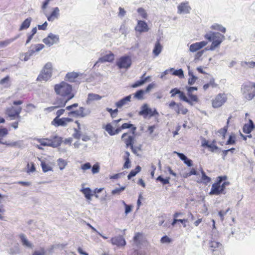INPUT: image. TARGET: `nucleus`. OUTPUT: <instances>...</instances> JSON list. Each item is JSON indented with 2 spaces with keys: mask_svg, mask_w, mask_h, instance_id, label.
<instances>
[{
  "mask_svg": "<svg viewBox=\"0 0 255 255\" xmlns=\"http://www.w3.org/2000/svg\"><path fill=\"white\" fill-rule=\"evenodd\" d=\"M197 88L196 87H190L187 88V95L189 97V99L186 97L183 92L181 91L176 88L172 89L170 91V93L171 94V97H174L176 95H178L180 100L186 102L189 105L192 106L193 102L197 103L199 101L198 96L193 94V91H197Z\"/></svg>",
  "mask_w": 255,
  "mask_h": 255,
  "instance_id": "f257e3e1",
  "label": "nucleus"
},
{
  "mask_svg": "<svg viewBox=\"0 0 255 255\" xmlns=\"http://www.w3.org/2000/svg\"><path fill=\"white\" fill-rule=\"evenodd\" d=\"M227 179L228 177L226 175L218 176L215 182L212 184L209 194L210 195L225 194L226 193V187L230 184Z\"/></svg>",
  "mask_w": 255,
  "mask_h": 255,
  "instance_id": "f03ea898",
  "label": "nucleus"
},
{
  "mask_svg": "<svg viewBox=\"0 0 255 255\" xmlns=\"http://www.w3.org/2000/svg\"><path fill=\"white\" fill-rule=\"evenodd\" d=\"M54 90L57 95L67 100H71L74 97L71 85L64 81L55 85Z\"/></svg>",
  "mask_w": 255,
  "mask_h": 255,
  "instance_id": "7ed1b4c3",
  "label": "nucleus"
},
{
  "mask_svg": "<svg viewBox=\"0 0 255 255\" xmlns=\"http://www.w3.org/2000/svg\"><path fill=\"white\" fill-rule=\"evenodd\" d=\"M204 38L209 41L212 42L209 48H206V50H214L218 48L225 39L224 35L219 32L210 31L204 35Z\"/></svg>",
  "mask_w": 255,
  "mask_h": 255,
  "instance_id": "20e7f679",
  "label": "nucleus"
},
{
  "mask_svg": "<svg viewBox=\"0 0 255 255\" xmlns=\"http://www.w3.org/2000/svg\"><path fill=\"white\" fill-rule=\"evenodd\" d=\"M241 92L246 100H252L255 97V82L248 81L244 83L241 86Z\"/></svg>",
  "mask_w": 255,
  "mask_h": 255,
  "instance_id": "39448f33",
  "label": "nucleus"
},
{
  "mask_svg": "<svg viewBox=\"0 0 255 255\" xmlns=\"http://www.w3.org/2000/svg\"><path fill=\"white\" fill-rule=\"evenodd\" d=\"M37 141L39 144L36 145V147L39 149H42V146H51L53 147L59 146L61 143V138L57 136H54L51 138H39L37 139Z\"/></svg>",
  "mask_w": 255,
  "mask_h": 255,
  "instance_id": "423d86ee",
  "label": "nucleus"
},
{
  "mask_svg": "<svg viewBox=\"0 0 255 255\" xmlns=\"http://www.w3.org/2000/svg\"><path fill=\"white\" fill-rule=\"evenodd\" d=\"M121 139L126 144V147H130L133 153L137 154V150H140V147H134L133 146L135 140V132H127L124 133L122 135Z\"/></svg>",
  "mask_w": 255,
  "mask_h": 255,
  "instance_id": "0eeeda50",
  "label": "nucleus"
},
{
  "mask_svg": "<svg viewBox=\"0 0 255 255\" xmlns=\"http://www.w3.org/2000/svg\"><path fill=\"white\" fill-rule=\"evenodd\" d=\"M52 73V64L50 62L45 64L40 74L38 76L36 80L38 81H46L49 79Z\"/></svg>",
  "mask_w": 255,
  "mask_h": 255,
  "instance_id": "6e6552de",
  "label": "nucleus"
},
{
  "mask_svg": "<svg viewBox=\"0 0 255 255\" xmlns=\"http://www.w3.org/2000/svg\"><path fill=\"white\" fill-rule=\"evenodd\" d=\"M22 111V108L21 107H14L11 106L7 108L5 110V114L9 118L10 120H13L14 119H20V114Z\"/></svg>",
  "mask_w": 255,
  "mask_h": 255,
  "instance_id": "1a4fd4ad",
  "label": "nucleus"
},
{
  "mask_svg": "<svg viewBox=\"0 0 255 255\" xmlns=\"http://www.w3.org/2000/svg\"><path fill=\"white\" fill-rule=\"evenodd\" d=\"M139 115L142 116L144 118L159 116V114L155 109H152L149 108L146 104H144L141 106V110L139 112Z\"/></svg>",
  "mask_w": 255,
  "mask_h": 255,
  "instance_id": "9d476101",
  "label": "nucleus"
},
{
  "mask_svg": "<svg viewBox=\"0 0 255 255\" xmlns=\"http://www.w3.org/2000/svg\"><path fill=\"white\" fill-rule=\"evenodd\" d=\"M227 97L225 93H219L212 100V105L214 108L222 106L227 101Z\"/></svg>",
  "mask_w": 255,
  "mask_h": 255,
  "instance_id": "9b49d317",
  "label": "nucleus"
},
{
  "mask_svg": "<svg viewBox=\"0 0 255 255\" xmlns=\"http://www.w3.org/2000/svg\"><path fill=\"white\" fill-rule=\"evenodd\" d=\"M131 63V58L127 55L121 57L116 61V65L119 69H128Z\"/></svg>",
  "mask_w": 255,
  "mask_h": 255,
  "instance_id": "f8f14e48",
  "label": "nucleus"
},
{
  "mask_svg": "<svg viewBox=\"0 0 255 255\" xmlns=\"http://www.w3.org/2000/svg\"><path fill=\"white\" fill-rule=\"evenodd\" d=\"M122 121V119L116 120H113L112 123H108L103 126V128L111 136H113L120 132V129L118 128H115L112 124L117 125L118 123Z\"/></svg>",
  "mask_w": 255,
  "mask_h": 255,
  "instance_id": "ddd939ff",
  "label": "nucleus"
},
{
  "mask_svg": "<svg viewBox=\"0 0 255 255\" xmlns=\"http://www.w3.org/2000/svg\"><path fill=\"white\" fill-rule=\"evenodd\" d=\"M169 107L173 109L177 114L186 115L188 112V110L180 103H176L174 101H171L169 104Z\"/></svg>",
  "mask_w": 255,
  "mask_h": 255,
  "instance_id": "4468645a",
  "label": "nucleus"
},
{
  "mask_svg": "<svg viewBox=\"0 0 255 255\" xmlns=\"http://www.w3.org/2000/svg\"><path fill=\"white\" fill-rule=\"evenodd\" d=\"M73 122V120L70 118H55L51 122V125L56 127L59 126L66 127L69 123Z\"/></svg>",
  "mask_w": 255,
  "mask_h": 255,
  "instance_id": "2eb2a0df",
  "label": "nucleus"
},
{
  "mask_svg": "<svg viewBox=\"0 0 255 255\" xmlns=\"http://www.w3.org/2000/svg\"><path fill=\"white\" fill-rule=\"evenodd\" d=\"M59 41V37L57 35H54L51 33H49L48 35L43 39V42L49 46L56 43Z\"/></svg>",
  "mask_w": 255,
  "mask_h": 255,
  "instance_id": "dca6fc26",
  "label": "nucleus"
},
{
  "mask_svg": "<svg viewBox=\"0 0 255 255\" xmlns=\"http://www.w3.org/2000/svg\"><path fill=\"white\" fill-rule=\"evenodd\" d=\"M208 42L206 41H202L192 44L189 47V50L192 52H197L206 46Z\"/></svg>",
  "mask_w": 255,
  "mask_h": 255,
  "instance_id": "f3484780",
  "label": "nucleus"
},
{
  "mask_svg": "<svg viewBox=\"0 0 255 255\" xmlns=\"http://www.w3.org/2000/svg\"><path fill=\"white\" fill-rule=\"evenodd\" d=\"M135 30L139 33L146 32L149 30V27L147 24L142 20H138L136 26L135 27Z\"/></svg>",
  "mask_w": 255,
  "mask_h": 255,
  "instance_id": "a211bd4d",
  "label": "nucleus"
},
{
  "mask_svg": "<svg viewBox=\"0 0 255 255\" xmlns=\"http://www.w3.org/2000/svg\"><path fill=\"white\" fill-rule=\"evenodd\" d=\"M113 245L118 247H123L126 245V241L122 236H118L113 237L111 240Z\"/></svg>",
  "mask_w": 255,
  "mask_h": 255,
  "instance_id": "6ab92c4d",
  "label": "nucleus"
},
{
  "mask_svg": "<svg viewBox=\"0 0 255 255\" xmlns=\"http://www.w3.org/2000/svg\"><path fill=\"white\" fill-rule=\"evenodd\" d=\"M68 116H73L76 118H83L86 116L85 113V108L83 107H80L79 110L76 111H72L68 113Z\"/></svg>",
  "mask_w": 255,
  "mask_h": 255,
  "instance_id": "aec40b11",
  "label": "nucleus"
},
{
  "mask_svg": "<svg viewBox=\"0 0 255 255\" xmlns=\"http://www.w3.org/2000/svg\"><path fill=\"white\" fill-rule=\"evenodd\" d=\"M115 59V55L111 51L109 52V53L100 57L99 58L97 63H104L106 62H112Z\"/></svg>",
  "mask_w": 255,
  "mask_h": 255,
  "instance_id": "412c9836",
  "label": "nucleus"
},
{
  "mask_svg": "<svg viewBox=\"0 0 255 255\" xmlns=\"http://www.w3.org/2000/svg\"><path fill=\"white\" fill-rule=\"evenodd\" d=\"M201 173V178L197 181L198 183H203L205 185H207L211 181V178L208 176L203 169L201 168L200 169Z\"/></svg>",
  "mask_w": 255,
  "mask_h": 255,
  "instance_id": "4be33fe9",
  "label": "nucleus"
},
{
  "mask_svg": "<svg viewBox=\"0 0 255 255\" xmlns=\"http://www.w3.org/2000/svg\"><path fill=\"white\" fill-rule=\"evenodd\" d=\"M145 75L146 73H144L141 77V79L140 80L136 81L134 83L132 84L130 86V87L135 88L144 84L146 81H147L150 79L149 76L145 77Z\"/></svg>",
  "mask_w": 255,
  "mask_h": 255,
  "instance_id": "5701e85b",
  "label": "nucleus"
},
{
  "mask_svg": "<svg viewBox=\"0 0 255 255\" xmlns=\"http://www.w3.org/2000/svg\"><path fill=\"white\" fill-rule=\"evenodd\" d=\"M69 100L64 97L57 98L53 103V105L56 106L58 108L64 107Z\"/></svg>",
  "mask_w": 255,
  "mask_h": 255,
  "instance_id": "b1692460",
  "label": "nucleus"
},
{
  "mask_svg": "<svg viewBox=\"0 0 255 255\" xmlns=\"http://www.w3.org/2000/svg\"><path fill=\"white\" fill-rule=\"evenodd\" d=\"M59 15V9L58 7H56L53 9L51 13L49 15H46L47 19L49 21H53L55 19L58 18Z\"/></svg>",
  "mask_w": 255,
  "mask_h": 255,
  "instance_id": "393cba45",
  "label": "nucleus"
},
{
  "mask_svg": "<svg viewBox=\"0 0 255 255\" xmlns=\"http://www.w3.org/2000/svg\"><path fill=\"white\" fill-rule=\"evenodd\" d=\"M190 9L191 8L188 5V3L183 2L178 6V12L179 13H189Z\"/></svg>",
  "mask_w": 255,
  "mask_h": 255,
  "instance_id": "a878e982",
  "label": "nucleus"
},
{
  "mask_svg": "<svg viewBox=\"0 0 255 255\" xmlns=\"http://www.w3.org/2000/svg\"><path fill=\"white\" fill-rule=\"evenodd\" d=\"M131 98V95H129L128 96L122 99L121 100H120V101H119L118 102L116 103V106H117V107L118 108H122L123 106L126 105L128 102H130Z\"/></svg>",
  "mask_w": 255,
  "mask_h": 255,
  "instance_id": "bb28decb",
  "label": "nucleus"
},
{
  "mask_svg": "<svg viewBox=\"0 0 255 255\" xmlns=\"http://www.w3.org/2000/svg\"><path fill=\"white\" fill-rule=\"evenodd\" d=\"M202 146L207 147L211 152H214L218 149L216 145H213L209 143V141L206 139L204 138L202 141Z\"/></svg>",
  "mask_w": 255,
  "mask_h": 255,
  "instance_id": "cd10ccee",
  "label": "nucleus"
},
{
  "mask_svg": "<svg viewBox=\"0 0 255 255\" xmlns=\"http://www.w3.org/2000/svg\"><path fill=\"white\" fill-rule=\"evenodd\" d=\"M228 130V126H225L223 128H221L219 130H218L217 132V134H218V136H220L221 137L222 139L223 140L222 141L219 142V143L220 145H223L224 143V140L225 139V136L226 133Z\"/></svg>",
  "mask_w": 255,
  "mask_h": 255,
  "instance_id": "c85d7f7f",
  "label": "nucleus"
},
{
  "mask_svg": "<svg viewBox=\"0 0 255 255\" xmlns=\"http://www.w3.org/2000/svg\"><path fill=\"white\" fill-rule=\"evenodd\" d=\"M255 128L253 122L251 120H249V123L245 124L243 127V132L245 133L249 134L252 132Z\"/></svg>",
  "mask_w": 255,
  "mask_h": 255,
  "instance_id": "c756f323",
  "label": "nucleus"
},
{
  "mask_svg": "<svg viewBox=\"0 0 255 255\" xmlns=\"http://www.w3.org/2000/svg\"><path fill=\"white\" fill-rule=\"evenodd\" d=\"M32 21V18L30 17H29L27 18H26L21 23L20 25L19 30L21 31L24 29H27L30 25V23Z\"/></svg>",
  "mask_w": 255,
  "mask_h": 255,
  "instance_id": "7c9ffc66",
  "label": "nucleus"
},
{
  "mask_svg": "<svg viewBox=\"0 0 255 255\" xmlns=\"http://www.w3.org/2000/svg\"><path fill=\"white\" fill-rule=\"evenodd\" d=\"M127 128H130L131 131L130 132H135L136 127L134 126L132 124L130 123H124L121 127H118V129H120V132L122 129H127Z\"/></svg>",
  "mask_w": 255,
  "mask_h": 255,
  "instance_id": "2f4dec72",
  "label": "nucleus"
},
{
  "mask_svg": "<svg viewBox=\"0 0 255 255\" xmlns=\"http://www.w3.org/2000/svg\"><path fill=\"white\" fill-rule=\"evenodd\" d=\"M81 191L83 193L85 198L88 200H91L93 194H92V190L89 187L83 188Z\"/></svg>",
  "mask_w": 255,
  "mask_h": 255,
  "instance_id": "473e14b6",
  "label": "nucleus"
},
{
  "mask_svg": "<svg viewBox=\"0 0 255 255\" xmlns=\"http://www.w3.org/2000/svg\"><path fill=\"white\" fill-rule=\"evenodd\" d=\"M168 72H172V75L178 76L179 78H182L184 77L183 71L181 69L174 70L173 68H171L169 70L165 71V73L167 74Z\"/></svg>",
  "mask_w": 255,
  "mask_h": 255,
  "instance_id": "72a5a7b5",
  "label": "nucleus"
},
{
  "mask_svg": "<svg viewBox=\"0 0 255 255\" xmlns=\"http://www.w3.org/2000/svg\"><path fill=\"white\" fill-rule=\"evenodd\" d=\"M79 74L76 72L68 73L66 75V78L69 82H74L76 81V79L78 77Z\"/></svg>",
  "mask_w": 255,
  "mask_h": 255,
  "instance_id": "f704fd0d",
  "label": "nucleus"
},
{
  "mask_svg": "<svg viewBox=\"0 0 255 255\" xmlns=\"http://www.w3.org/2000/svg\"><path fill=\"white\" fill-rule=\"evenodd\" d=\"M218 86V84L215 83L214 78H212L210 80L209 83L205 84L203 86V89L206 91L209 87L216 88Z\"/></svg>",
  "mask_w": 255,
  "mask_h": 255,
  "instance_id": "c9c22d12",
  "label": "nucleus"
},
{
  "mask_svg": "<svg viewBox=\"0 0 255 255\" xmlns=\"http://www.w3.org/2000/svg\"><path fill=\"white\" fill-rule=\"evenodd\" d=\"M178 157L184 161L188 166H191L192 165V161L191 160L189 159L184 154L181 153H177Z\"/></svg>",
  "mask_w": 255,
  "mask_h": 255,
  "instance_id": "e433bc0d",
  "label": "nucleus"
},
{
  "mask_svg": "<svg viewBox=\"0 0 255 255\" xmlns=\"http://www.w3.org/2000/svg\"><path fill=\"white\" fill-rule=\"evenodd\" d=\"M162 46L160 44L159 41H157L155 44L154 49L153 50V53L156 56H158L161 52Z\"/></svg>",
  "mask_w": 255,
  "mask_h": 255,
  "instance_id": "4c0bfd02",
  "label": "nucleus"
},
{
  "mask_svg": "<svg viewBox=\"0 0 255 255\" xmlns=\"http://www.w3.org/2000/svg\"><path fill=\"white\" fill-rule=\"evenodd\" d=\"M141 167L139 165H137L134 169L130 171V172L128 175V179H130L132 177L135 176L138 173H139L141 171Z\"/></svg>",
  "mask_w": 255,
  "mask_h": 255,
  "instance_id": "58836bf2",
  "label": "nucleus"
},
{
  "mask_svg": "<svg viewBox=\"0 0 255 255\" xmlns=\"http://www.w3.org/2000/svg\"><path fill=\"white\" fill-rule=\"evenodd\" d=\"M145 93L143 90H138L133 94V98L139 100H143Z\"/></svg>",
  "mask_w": 255,
  "mask_h": 255,
  "instance_id": "ea45409f",
  "label": "nucleus"
},
{
  "mask_svg": "<svg viewBox=\"0 0 255 255\" xmlns=\"http://www.w3.org/2000/svg\"><path fill=\"white\" fill-rule=\"evenodd\" d=\"M211 28L213 30H218L219 31H221V32L225 33L226 32V28L222 26L221 25H220L217 23H215L213 25H212L211 26Z\"/></svg>",
  "mask_w": 255,
  "mask_h": 255,
  "instance_id": "a19ab883",
  "label": "nucleus"
},
{
  "mask_svg": "<svg viewBox=\"0 0 255 255\" xmlns=\"http://www.w3.org/2000/svg\"><path fill=\"white\" fill-rule=\"evenodd\" d=\"M188 75L190 77L188 79V84L190 85H192L195 83L197 79V77L193 75V72L190 70H189L188 71Z\"/></svg>",
  "mask_w": 255,
  "mask_h": 255,
  "instance_id": "79ce46f5",
  "label": "nucleus"
},
{
  "mask_svg": "<svg viewBox=\"0 0 255 255\" xmlns=\"http://www.w3.org/2000/svg\"><path fill=\"white\" fill-rule=\"evenodd\" d=\"M102 98V97L100 95L96 94L90 93L88 96V101H93L99 100Z\"/></svg>",
  "mask_w": 255,
  "mask_h": 255,
  "instance_id": "37998d69",
  "label": "nucleus"
},
{
  "mask_svg": "<svg viewBox=\"0 0 255 255\" xmlns=\"http://www.w3.org/2000/svg\"><path fill=\"white\" fill-rule=\"evenodd\" d=\"M41 166L42 169V171L44 172L51 171L52 169V167L50 166H49L43 160L41 161Z\"/></svg>",
  "mask_w": 255,
  "mask_h": 255,
  "instance_id": "c03bdc74",
  "label": "nucleus"
},
{
  "mask_svg": "<svg viewBox=\"0 0 255 255\" xmlns=\"http://www.w3.org/2000/svg\"><path fill=\"white\" fill-rule=\"evenodd\" d=\"M36 32H37V28H36V27H33L30 33L27 34V40L26 41L25 44H27L28 43H29L30 42L31 40L33 38V36H34V35L35 34H36Z\"/></svg>",
  "mask_w": 255,
  "mask_h": 255,
  "instance_id": "a18cd8bd",
  "label": "nucleus"
},
{
  "mask_svg": "<svg viewBox=\"0 0 255 255\" xmlns=\"http://www.w3.org/2000/svg\"><path fill=\"white\" fill-rule=\"evenodd\" d=\"M106 111L110 114V116L112 119L116 118L118 116V109L113 110L111 108H107Z\"/></svg>",
  "mask_w": 255,
  "mask_h": 255,
  "instance_id": "49530a36",
  "label": "nucleus"
},
{
  "mask_svg": "<svg viewBox=\"0 0 255 255\" xmlns=\"http://www.w3.org/2000/svg\"><path fill=\"white\" fill-rule=\"evenodd\" d=\"M137 12L139 14V15L144 19H146L147 18V13L146 12L145 10L142 7H139L137 10Z\"/></svg>",
  "mask_w": 255,
  "mask_h": 255,
  "instance_id": "de8ad7c7",
  "label": "nucleus"
},
{
  "mask_svg": "<svg viewBox=\"0 0 255 255\" xmlns=\"http://www.w3.org/2000/svg\"><path fill=\"white\" fill-rule=\"evenodd\" d=\"M241 65L243 67H247L249 68H253L255 67V62L251 61V62H246L244 61L241 63Z\"/></svg>",
  "mask_w": 255,
  "mask_h": 255,
  "instance_id": "09e8293b",
  "label": "nucleus"
},
{
  "mask_svg": "<svg viewBox=\"0 0 255 255\" xmlns=\"http://www.w3.org/2000/svg\"><path fill=\"white\" fill-rule=\"evenodd\" d=\"M20 238L21 239V242L23 245L26 246L27 247H31V244L27 241V240L25 238L24 235L22 234L20 235Z\"/></svg>",
  "mask_w": 255,
  "mask_h": 255,
  "instance_id": "8fccbe9b",
  "label": "nucleus"
},
{
  "mask_svg": "<svg viewBox=\"0 0 255 255\" xmlns=\"http://www.w3.org/2000/svg\"><path fill=\"white\" fill-rule=\"evenodd\" d=\"M156 180L160 181L163 185H165L169 183L170 177L163 178L161 176H159L156 178Z\"/></svg>",
  "mask_w": 255,
  "mask_h": 255,
  "instance_id": "3c124183",
  "label": "nucleus"
},
{
  "mask_svg": "<svg viewBox=\"0 0 255 255\" xmlns=\"http://www.w3.org/2000/svg\"><path fill=\"white\" fill-rule=\"evenodd\" d=\"M9 76H6L0 80V84L2 85H5V87H8L9 86Z\"/></svg>",
  "mask_w": 255,
  "mask_h": 255,
  "instance_id": "603ef678",
  "label": "nucleus"
},
{
  "mask_svg": "<svg viewBox=\"0 0 255 255\" xmlns=\"http://www.w3.org/2000/svg\"><path fill=\"white\" fill-rule=\"evenodd\" d=\"M35 49L33 50H31L30 52V55L33 54L35 52H38L39 51L42 50L44 47V45L42 44H37L35 45Z\"/></svg>",
  "mask_w": 255,
  "mask_h": 255,
  "instance_id": "864d4df0",
  "label": "nucleus"
},
{
  "mask_svg": "<svg viewBox=\"0 0 255 255\" xmlns=\"http://www.w3.org/2000/svg\"><path fill=\"white\" fill-rule=\"evenodd\" d=\"M58 165L61 170L63 169L67 165V162L63 159H59L58 160Z\"/></svg>",
  "mask_w": 255,
  "mask_h": 255,
  "instance_id": "5fc2aeb1",
  "label": "nucleus"
},
{
  "mask_svg": "<svg viewBox=\"0 0 255 255\" xmlns=\"http://www.w3.org/2000/svg\"><path fill=\"white\" fill-rule=\"evenodd\" d=\"M75 123L77 125V128L75 129V131H76V133L74 134V137L76 138H80V134L78 132H79L80 130L81 129L80 128V124L78 122V121H76Z\"/></svg>",
  "mask_w": 255,
  "mask_h": 255,
  "instance_id": "6e6d98bb",
  "label": "nucleus"
},
{
  "mask_svg": "<svg viewBox=\"0 0 255 255\" xmlns=\"http://www.w3.org/2000/svg\"><path fill=\"white\" fill-rule=\"evenodd\" d=\"M27 172H33L35 171V167L33 162L28 163L27 165Z\"/></svg>",
  "mask_w": 255,
  "mask_h": 255,
  "instance_id": "4d7b16f0",
  "label": "nucleus"
},
{
  "mask_svg": "<svg viewBox=\"0 0 255 255\" xmlns=\"http://www.w3.org/2000/svg\"><path fill=\"white\" fill-rule=\"evenodd\" d=\"M236 142V136L235 135H231L227 141L226 143V145L234 144Z\"/></svg>",
  "mask_w": 255,
  "mask_h": 255,
  "instance_id": "13d9d810",
  "label": "nucleus"
},
{
  "mask_svg": "<svg viewBox=\"0 0 255 255\" xmlns=\"http://www.w3.org/2000/svg\"><path fill=\"white\" fill-rule=\"evenodd\" d=\"M100 171V165L98 163H95L92 168V172L93 174H96Z\"/></svg>",
  "mask_w": 255,
  "mask_h": 255,
  "instance_id": "bf43d9fd",
  "label": "nucleus"
},
{
  "mask_svg": "<svg viewBox=\"0 0 255 255\" xmlns=\"http://www.w3.org/2000/svg\"><path fill=\"white\" fill-rule=\"evenodd\" d=\"M125 189V187H122L121 188H116L112 190L111 193L112 195L120 194L121 192L123 191Z\"/></svg>",
  "mask_w": 255,
  "mask_h": 255,
  "instance_id": "052dcab7",
  "label": "nucleus"
},
{
  "mask_svg": "<svg viewBox=\"0 0 255 255\" xmlns=\"http://www.w3.org/2000/svg\"><path fill=\"white\" fill-rule=\"evenodd\" d=\"M91 168V165L89 162H87L81 165V168L82 170L85 171Z\"/></svg>",
  "mask_w": 255,
  "mask_h": 255,
  "instance_id": "680f3d73",
  "label": "nucleus"
},
{
  "mask_svg": "<svg viewBox=\"0 0 255 255\" xmlns=\"http://www.w3.org/2000/svg\"><path fill=\"white\" fill-rule=\"evenodd\" d=\"M8 134V130L6 128L0 129V136L2 137Z\"/></svg>",
  "mask_w": 255,
  "mask_h": 255,
  "instance_id": "e2e57ef3",
  "label": "nucleus"
},
{
  "mask_svg": "<svg viewBox=\"0 0 255 255\" xmlns=\"http://www.w3.org/2000/svg\"><path fill=\"white\" fill-rule=\"evenodd\" d=\"M45 251L43 248H41L40 251H34L32 255H45Z\"/></svg>",
  "mask_w": 255,
  "mask_h": 255,
  "instance_id": "0e129e2a",
  "label": "nucleus"
},
{
  "mask_svg": "<svg viewBox=\"0 0 255 255\" xmlns=\"http://www.w3.org/2000/svg\"><path fill=\"white\" fill-rule=\"evenodd\" d=\"M160 241L162 243H168L171 242V240L167 236H164L161 238Z\"/></svg>",
  "mask_w": 255,
  "mask_h": 255,
  "instance_id": "69168bd1",
  "label": "nucleus"
},
{
  "mask_svg": "<svg viewBox=\"0 0 255 255\" xmlns=\"http://www.w3.org/2000/svg\"><path fill=\"white\" fill-rule=\"evenodd\" d=\"M48 24L47 22H45L42 25H38L37 27L39 30H45L47 29Z\"/></svg>",
  "mask_w": 255,
  "mask_h": 255,
  "instance_id": "338daca9",
  "label": "nucleus"
},
{
  "mask_svg": "<svg viewBox=\"0 0 255 255\" xmlns=\"http://www.w3.org/2000/svg\"><path fill=\"white\" fill-rule=\"evenodd\" d=\"M205 50H201L197 52L195 56V59H199L203 55L204 53Z\"/></svg>",
  "mask_w": 255,
  "mask_h": 255,
  "instance_id": "774afa93",
  "label": "nucleus"
}]
</instances>
